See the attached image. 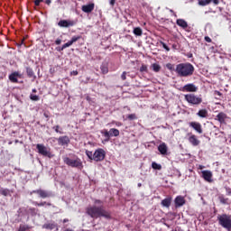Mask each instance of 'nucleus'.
Here are the masks:
<instances>
[{"label":"nucleus","instance_id":"obj_1","mask_svg":"<svg viewBox=\"0 0 231 231\" xmlns=\"http://www.w3.org/2000/svg\"><path fill=\"white\" fill-rule=\"evenodd\" d=\"M86 212L88 216L92 217L93 219H98V217H105V219H111V212L106 210L104 206H90L87 208Z\"/></svg>","mask_w":231,"mask_h":231},{"label":"nucleus","instance_id":"obj_2","mask_svg":"<svg viewBox=\"0 0 231 231\" xmlns=\"http://www.w3.org/2000/svg\"><path fill=\"white\" fill-rule=\"evenodd\" d=\"M194 65L192 63H180L176 66L175 72L178 77H192L194 75Z\"/></svg>","mask_w":231,"mask_h":231},{"label":"nucleus","instance_id":"obj_3","mask_svg":"<svg viewBox=\"0 0 231 231\" xmlns=\"http://www.w3.org/2000/svg\"><path fill=\"white\" fill-rule=\"evenodd\" d=\"M63 163L68 165V167H71L72 169H78L79 171H82L84 169V163L82 160L79 158V156L73 154L71 158L68 156L62 157Z\"/></svg>","mask_w":231,"mask_h":231},{"label":"nucleus","instance_id":"obj_4","mask_svg":"<svg viewBox=\"0 0 231 231\" xmlns=\"http://www.w3.org/2000/svg\"><path fill=\"white\" fill-rule=\"evenodd\" d=\"M218 225L226 230H231V216L227 214H222L217 216Z\"/></svg>","mask_w":231,"mask_h":231},{"label":"nucleus","instance_id":"obj_5","mask_svg":"<svg viewBox=\"0 0 231 231\" xmlns=\"http://www.w3.org/2000/svg\"><path fill=\"white\" fill-rule=\"evenodd\" d=\"M184 98L188 104H191L192 106H199L203 102V98L196 97L194 94H187L184 96Z\"/></svg>","mask_w":231,"mask_h":231},{"label":"nucleus","instance_id":"obj_6","mask_svg":"<svg viewBox=\"0 0 231 231\" xmlns=\"http://www.w3.org/2000/svg\"><path fill=\"white\" fill-rule=\"evenodd\" d=\"M36 149L42 156H45L47 158H51L52 155H51V148L46 147L42 143H38V144H36Z\"/></svg>","mask_w":231,"mask_h":231},{"label":"nucleus","instance_id":"obj_7","mask_svg":"<svg viewBox=\"0 0 231 231\" xmlns=\"http://www.w3.org/2000/svg\"><path fill=\"white\" fill-rule=\"evenodd\" d=\"M101 134L105 136V138H106V141L108 142L111 136H120V130L116 128H111L109 131H102Z\"/></svg>","mask_w":231,"mask_h":231},{"label":"nucleus","instance_id":"obj_8","mask_svg":"<svg viewBox=\"0 0 231 231\" xmlns=\"http://www.w3.org/2000/svg\"><path fill=\"white\" fill-rule=\"evenodd\" d=\"M104 160H106V151L98 148L94 152V162H104Z\"/></svg>","mask_w":231,"mask_h":231},{"label":"nucleus","instance_id":"obj_9","mask_svg":"<svg viewBox=\"0 0 231 231\" xmlns=\"http://www.w3.org/2000/svg\"><path fill=\"white\" fill-rule=\"evenodd\" d=\"M32 194H38L40 198H42V199H46V198H51V196H53V194H51V192L48 191V190H44V189H34L31 192Z\"/></svg>","mask_w":231,"mask_h":231},{"label":"nucleus","instance_id":"obj_10","mask_svg":"<svg viewBox=\"0 0 231 231\" xmlns=\"http://www.w3.org/2000/svg\"><path fill=\"white\" fill-rule=\"evenodd\" d=\"M77 24V21L75 20H60L58 23V26L60 28H69L71 26H75Z\"/></svg>","mask_w":231,"mask_h":231},{"label":"nucleus","instance_id":"obj_11","mask_svg":"<svg viewBox=\"0 0 231 231\" xmlns=\"http://www.w3.org/2000/svg\"><path fill=\"white\" fill-rule=\"evenodd\" d=\"M23 79V74L19 73V71H14L9 75V80L13 84H19V79Z\"/></svg>","mask_w":231,"mask_h":231},{"label":"nucleus","instance_id":"obj_12","mask_svg":"<svg viewBox=\"0 0 231 231\" xmlns=\"http://www.w3.org/2000/svg\"><path fill=\"white\" fill-rule=\"evenodd\" d=\"M180 91L183 92H187V93H196V91H198V87H196V85L192 84V83H189L187 85H185Z\"/></svg>","mask_w":231,"mask_h":231},{"label":"nucleus","instance_id":"obj_13","mask_svg":"<svg viewBox=\"0 0 231 231\" xmlns=\"http://www.w3.org/2000/svg\"><path fill=\"white\" fill-rule=\"evenodd\" d=\"M201 173H202L203 180H205V181H208V183H212V181H214V180H212V177H213L212 171L208 170H205V171H202Z\"/></svg>","mask_w":231,"mask_h":231},{"label":"nucleus","instance_id":"obj_14","mask_svg":"<svg viewBox=\"0 0 231 231\" xmlns=\"http://www.w3.org/2000/svg\"><path fill=\"white\" fill-rule=\"evenodd\" d=\"M226 118H228V116L225 112H219L215 120H217L221 125H226Z\"/></svg>","mask_w":231,"mask_h":231},{"label":"nucleus","instance_id":"obj_15","mask_svg":"<svg viewBox=\"0 0 231 231\" xmlns=\"http://www.w3.org/2000/svg\"><path fill=\"white\" fill-rule=\"evenodd\" d=\"M189 127H192V129H194V131L199 133V134H203V128L199 122H190L189 124Z\"/></svg>","mask_w":231,"mask_h":231},{"label":"nucleus","instance_id":"obj_16","mask_svg":"<svg viewBox=\"0 0 231 231\" xmlns=\"http://www.w3.org/2000/svg\"><path fill=\"white\" fill-rule=\"evenodd\" d=\"M174 203H175V208H180V207H183V205H185L186 203L185 198L181 196H177L174 199Z\"/></svg>","mask_w":231,"mask_h":231},{"label":"nucleus","instance_id":"obj_17","mask_svg":"<svg viewBox=\"0 0 231 231\" xmlns=\"http://www.w3.org/2000/svg\"><path fill=\"white\" fill-rule=\"evenodd\" d=\"M81 10L85 14H91V12H93V10H95V4L90 3L88 5H82Z\"/></svg>","mask_w":231,"mask_h":231},{"label":"nucleus","instance_id":"obj_18","mask_svg":"<svg viewBox=\"0 0 231 231\" xmlns=\"http://www.w3.org/2000/svg\"><path fill=\"white\" fill-rule=\"evenodd\" d=\"M188 140H189V143H191V145H193V147H198V145H199V143H200V142L198 139V136H196V134H191Z\"/></svg>","mask_w":231,"mask_h":231},{"label":"nucleus","instance_id":"obj_19","mask_svg":"<svg viewBox=\"0 0 231 231\" xmlns=\"http://www.w3.org/2000/svg\"><path fill=\"white\" fill-rule=\"evenodd\" d=\"M69 142V137L68 135L60 136L58 138L59 145H68Z\"/></svg>","mask_w":231,"mask_h":231},{"label":"nucleus","instance_id":"obj_20","mask_svg":"<svg viewBox=\"0 0 231 231\" xmlns=\"http://www.w3.org/2000/svg\"><path fill=\"white\" fill-rule=\"evenodd\" d=\"M171 203H172V197H168L162 200L161 205H162V207H164L165 208H170Z\"/></svg>","mask_w":231,"mask_h":231},{"label":"nucleus","instance_id":"obj_21","mask_svg":"<svg viewBox=\"0 0 231 231\" xmlns=\"http://www.w3.org/2000/svg\"><path fill=\"white\" fill-rule=\"evenodd\" d=\"M176 23L177 25L180 26V28H183V30L189 28V23H187V21H185L184 19H177Z\"/></svg>","mask_w":231,"mask_h":231},{"label":"nucleus","instance_id":"obj_22","mask_svg":"<svg viewBox=\"0 0 231 231\" xmlns=\"http://www.w3.org/2000/svg\"><path fill=\"white\" fill-rule=\"evenodd\" d=\"M42 228H45V230H54V228H57V224L55 222L46 223L42 226Z\"/></svg>","mask_w":231,"mask_h":231},{"label":"nucleus","instance_id":"obj_23","mask_svg":"<svg viewBox=\"0 0 231 231\" xmlns=\"http://www.w3.org/2000/svg\"><path fill=\"white\" fill-rule=\"evenodd\" d=\"M158 151L159 152H161V154H167V151H168L167 144H165V143H161L158 146Z\"/></svg>","mask_w":231,"mask_h":231},{"label":"nucleus","instance_id":"obj_24","mask_svg":"<svg viewBox=\"0 0 231 231\" xmlns=\"http://www.w3.org/2000/svg\"><path fill=\"white\" fill-rule=\"evenodd\" d=\"M100 69L103 75H107V73H109V67L107 63H102L100 66Z\"/></svg>","mask_w":231,"mask_h":231},{"label":"nucleus","instance_id":"obj_25","mask_svg":"<svg viewBox=\"0 0 231 231\" xmlns=\"http://www.w3.org/2000/svg\"><path fill=\"white\" fill-rule=\"evenodd\" d=\"M197 115L199 116V118H207L208 116V111H207V109H200Z\"/></svg>","mask_w":231,"mask_h":231},{"label":"nucleus","instance_id":"obj_26","mask_svg":"<svg viewBox=\"0 0 231 231\" xmlns=\"http://www.w3.org/2000/svg\"><path fill=\"white\" fill-rule=\"evenodd\" d=\"M218 199L222 205H230V199L228 198H225L223 195H220Z\"/></svg>","mask_w":231,"mask_h":231},{"label":"nucleus","instance_id":"obj_27","mask_svg":"<svg viewBox=\"0 0 231 231\" xmlns=\"http://www.w3.org/2000/svg\"><path fill=\"white\" fill-rule=\"evenodd\" d=\"M134 33L137 36V37H142V35L143 34V31H142V28L140 27H135L134 29Z\"/></svg>","mask_w":231,"mask_h":231},{"label":"nucleus","instance_id":"obj_28","mask_svg":"<svg viewBox=\"0 0 231 231\" xmlns=\"http://www.w3.org/2000/svg\"><path fill=\"white\" fill-rule=\"evenodd\" d=\"M11 192L10 189H0V194H2V196L7 197V196H11Z\"/></svg>","mask_w":231,"mask_h":231},{"label":"nucleus","instance_id":"obj_29","mask_svg":"<svg viewBox=\"0 0 231 231\" xmlns=\"http://www.w3.org/2000/svg\"><path fill=\"white\" fill-rule=\"evenodd\" d=\"M152 70L155 72V73H159V71L162 69V66H160V64L158 63H153L152 65Z\"/></svg>","mask_w":231,"mask_h":231},{"label":"nucleus","instance_id":"obj_30","mask_svg":"<svg viewBox=\"0 0 231 231\" xmlns=\"http://www.w3.org/2000/svg\"><path fill=\"white\" fill-rule=\"evenodd\" d=\"M212 3V0H199V6H207V5H210Z\"/></svg>","mask_w":231,"mask_h":231},{"label":"nucleus","instance_id":"obj_31","mask_svg":"<svg viewBox=\"0 0 231 231\" xmlns=\"http://www.w3.org/2000/svg\"><path fill=\"white\" fill-rule=\"evenodd\" d=\"M26 73H27V76L32 79V77H33L34 73H33V69L30 67H27L26 68Z\"/></svg>","mask_w":231,"mask_h":231},{"label":"nucleus","instance_id":"obj_32","mask_svg":"<svg viewBox=\"0 0 231 231\" xmlns=\"http://www.w3.org/2000/svg\"><path fill=\"white\" fill-rule=\"evenodd\" d=\"M152 168L154 169V171H162V165L157 162H152Z\"/></svg>","mask_w":231,"mask_h":231},{"label":"nucleus","instance_id":"obj_33","mask_svg":"<svg viewBox=\"0 0 231 231\" xmlns=\"http://www.w3.org/2000/svg\"><path fill=\"white\" fill-rule=\"evenodd\" d=\"M34 205L36 206V207H44V205H47L48 207H51V203H50V202H46V201H44V202H41V203H39V202H34Z\"/></svg>","mask_w":231,"mask_h":231},{"label":"nucleus","instance_id":"obj_34","mask_svg":"<svg viewBox=\"0 0 231 231\" xmlns=\"http://www.w3.org/2000/svg\"><path fill=\"white\" fill-rule=\"evenodd\" d=\"M30 98L32 100V102H39L41 100V97L37 95L31 94Z\"/></svg>","mask_w":231,"mask_h":231},{"label":"nucleus","instance_id":"obj_35","mask_svg":"<svg viewBox=\"0 0 231 231\" xmlns=\"http://www.w3.org/2000/svg\"><path fill=\"white\" fill-rule=\"evenodd\" d=\"M30 228L31 227L28 225H20L18 231H26V230H30Z\"/></svg>","mask_w":231,"mask_h":231},{"label":"nucleus","instance_id":"obj_36","mask_svg":"<svg viewBox=\"0 0 231 231\" xmlns=\"http://www.w3.org/2000/svg\"><path fill=\"white\" fill-rule=\"evenodd\" d=\"M85 152H86V154H87V156H88V158L89 160H94V153H93V152L87 150Z\"/></svg>","mask_w":231,"mask_h":231},{"label":"nucleus","instance_id":"obj_37","mask_svg":"<svg viewBox=\"0 0 231 231\" xmlns=\"http://www.w3.org/2000/svg\"><path fill=\"white\" fill-rule=\"evenodd\" d=\"M128 120H138V116H136V114H130L127 116Z\"/></svg>","mask_w":231,"mask_h":231},{"label":"nucleus","instance_id":"obj_38","mask_svg":"<svg viewBox=\"0 0 231 231\" xmlns=\"http://www.w3.org/2000/svg\"><path fill=\"white\" fill-rule=\"evenodd\" d=\"M52 129L55 131V133H59L60 134H62V132L59 131V129H60V125H57L53 126Z\"/></svg>","mask_w":231,"mask_h":231},{"label":"nucleus","instance_id":"obj_39","mask_svg":"<svg viewBox=\"0 0 231 231\" xmlns=\"http://www.w3.org/2000/svg\"><path fill=\"white\" fill-rule=\"evenodd\" d=\"M81 36H73L70 40V42L73 44L74 42H77V41H79Z\"/></svg>","mask_w":231,"mask_h":231},{"label":"nucleus","instance_id":"obj_40","mask_svg":"<svg viewBox=\"0 0 231 231\" xmlns=\"http://www.w3.org/2000/svg\"><path fill=\"white\" fill-rule=\"evenodd\" d=\"M140 71H141V73H143V71L145 73H147V71H148L147 65H142L140 68Z\"/></svg>","mask_w":231,"mask_h":231},{"label":"nucleus","instance_id":"obj_41","mask_svg":"<svg viewBox=\"0 0 231 231\" xmlns=\"http://www.w3.org/2000/svg\"><path fill=\"white\" fill-rule=\"evenodd\" d=\"M72 45L73 43L70 41H69L67 43H64L62 47H63V50H66V48H69V46H72Z\"/></svg>","mask_w":231,"mask_h":231},{"label":"nucleus","instance_id":"obj_42","mask_svg":"<svg viewBox=\"0 0 231 231\" xmlns=\"http://www.w3.org/2000/svg\"><path fill=\"white\" fill-rule=\"evenodd\" d=\"M161 44H162V48L164 50H166V51H171V48H169V46H167V44L165 42H161Z\"/></svg>","mask_w":231,"mask_h":231},{"label":"nucleus","instance_id":"obj_43","mask_svg":"<svg viewBox=\"0 0 231 231\" xmlns=\"http://www.w3.org/2000/svg\"><path fill=\"white\" fill-rule=\"evenodd\" d=\"M166 68L170 69V71H172L174 69V65L172 63L166 64Z\"/></svg>","mask_w":231,"mask_h":231},{"label":"nucleus","instance_id":"obj_44","mask_svg":"<svg viewBox=\"0 0 231 231\" xmlns=\"http://www.w3.org/2000/svg\"><path fill=\"white\" fill-rule=\"evenodd\" d=\"M122 80H127V72L124 71L121 75Z\"/></svg>","mask_w":231,"mask_h":231},{"label":"nucleus","instance_id":"obj_45","mask_svg":"<svg viewBox=\"0 0 231 231\" xmlns=\"http://www.w3.org/2000/svg\"><path fill=\"white\" fill-rule=\"evenodd\" d=\"M94 203H95V205H101L102 207H104L103 206L104 202L102 200H100V199H95Z\"/></svg>","mask_w":231,"mask_h":231},{"label":"nucleus","instance_id":"obj_46","mask_svg":"<svg viewBox=\"0 0 231 231\" xmlns=\"http://www.w3.org/2000/svg\"><path fill=\"white\" fill-rule=\"evenodd\" d=\"M41 3H44V0H34L35 6H41Z\"/></svg>","mask_w":231,"mask_h":231},{"label":"nucleus","instance_id":"obj_47","mask_svg":"<svg viewBox=\"0 0 231 231\" xmlns=\"http://www.w3.org/2000/svg\"><path fill=\"white\" fill-rule=\"evenodd\" d=\"M204 41H206V42H212V39L208 36H205Z\"/></svg>","mask_w":231,"mask_h":231},{"label":"nucleus","instance_id":"obj_48","mask_svg":"<svg viewBox=\"0 0 231 231\" xmlns=\"http://www.w3.org/2000/svg\"><path fill=\"white\" fill-rule=\"evenodd\" d=\"M214 95H217V97H223V93L218 90H215Z\"/></svg>","mask_w":231,"mask_h":231},{"label":"nucleus","instance_id":"obj_49","mask_svg":"<svg viewBox=\"0 0 231 231\" xmlns=\"http://www.w3.org/2000/svg\"><path fill=\"white\" fill-rule=\"evenodd\" d=\"M43 116H45V118H47V120H50V112H44Z\"/></svg>","mask_w":231,"mask_h":231},{"label":"nucleus","instance_id":"obj_50","mask_svg":"<svg viewBox=\"0 0 231 231\" xmlns=\"http://www.w3.org/2000/svg\"><path fill=\"white\" fill-rule=\"evenodd\" d=\"M56 51H64V47H63V46H61V47H57V48H56Z\"/></svg>","mask_w":231,"mask_h":231},{"label":"nucleus","instance_id":"obj_51","mask_svg":"<svg viewBox=\"0 0 231 231\" xmlns=\"http://www.w3.org/2000/svg\"><path fill=\"white\" fill-rule=\"evenodd\" d=\"M62 42V40H60V39H57L56 41H55V44H57L58 46H59V44H60Z\"/></svg>","mask_w":231,"mask_h":231},{"label":"nucleus","instance_id":"obj_52","mask_svg":"<svg viewBox=\"0 0 231 231\" xmlns=\"http://www.w3.org/2000/svg\"><path fill=\"white\" fill-rule=\"evenodd\" d=\"M45 5H48V6H50V5H51V0H45Z\"/></svg>","mask_w":231,"mask_h":231},{"label":"nucleus","instance_id":"obj_53","mask_svg":"<svg viewBox=\"0 0 231 231\" xmlns=\"http://www.w3.org/2000/svg\"><path fill=\"white\" fill-rule=\"evenodd\" d=\"M115 3H116V0H110V5L112 6H115Z\"/></svg>","mask_w":231,"mask_h":231},{"label":"nucleus","instance_id":"obj_54","mask_svg":"<svg viewBox=\"0 0 231 231\" xmlns=\"http://www.w3.org/2000/svg\"><path fill=\"white\" fill-rule=\"evenodd\" d=\"M214 5H219V0H213Z\"/></svg>","mask_w":231,"mask_h":231},{"label":"nucleus","instance_id":"obj_55","mask_svg":"<svg viewBox=\"0 0 231 231\" xmlns=\"http://www.w3.org/2000/svg\"><path fill=\"white\" fill-rule=\"evenodd\" d=\"M178 48V45L176 44V43H174L173 45H172V49L173 50H176Z\"/></svg>","mask_w":231,"mask_h":231},{"label":"nucleus","instance_id":"obj_56","mask_svg":"<svg viewBox=\"0 0 231 231\" xmlns=\"http://www.w3.org/2000/svg\"><path fill=\"white\" fill-rule=\"evenodd\" d=\"M72 74L75 75V76H77V75H79V71L74 70V71H72Z\"/></svg>","mask_w":231,"mask_h":231},{"label":"nucleus","instance_id":"obj_57","mask_svg":"<svg viewBox=\"0 0 231 231\" xmlns=\"http://www.w3.org/2000/svg\"><path fill=\"white\" fill-rule=\"evenodd\" d=\"M87 100H88V102H91V97H89V96H87Z\"/></svg>","mask_w":231,"mask_h":231},{"label":"nucleus","instance_id":"obj_58","mask_svg":"<svg viewBox=\"0 0 231 231\" xmlns=\"http://www.w3.org/2000/svg\"><path fill=\"white\" fill-rule=\"evenodd\" d=\"M69 221V219H68V218L63 219V223H68Z\"/></svg>","mask_w":231,"mask_h":231},{"label":"nucleus","instance_id":"obj_59","mask_svg":"<svg viewBox=\"0 0 231 231\" xmlns=\"http://www.w3.org/2000/svg\"><path fill=\"white\" fill-rule=\"evenodd\" d=\"M22 44H24V38L21 41V44L20 45H22Z\"/></svg>","mask_w":231,"mask_h":231},{"label":"nucleus","instance_id":"obj_60","mask_svg":"<svg viewBox=\"0 0 231 231\" xmlns=\"http://www.w3.org/2000/svg\"><path fill=\"white\" fill-rule=\"evenodd\" d=\"M32 93H37V88H33Z\"/></svg>","mask_w":231,"mask_h":231},{"label":"nucleus","instance_id":"obj_61","mask_svg":"<svg viewBox=\"0 0 231 231\" xmlns=\"http://www.w3.org/2000/svg\"><path fill=\"white\" fill-rule=\"evenodd\" d=\"M170 12H171V14H176V13H174V10H172V9H171Z\"/></svg>","mask_w":231,"mask_h":231},{"label":"nucleus","instance_id":"obj_62","mask_svg":"<svg viewBox=\"0 0 231 231\" xmlns=\"http://www.w3.org/2000/svg\"><path fill=\"white\" fill-rule=\"evenodd\" d=\"M137 187H139V188L142 187V183H138Z\"/></svg>","mask_w":231,"mask_h":231},{"label":"nucleus","instance_id":"obj_63","mask_svg":"<svg viewBox=\"0 0 231 231\" xmlns=\"http://www.w3.org/2000/svg\"><path fill=\"white\" fill-rule=\"evenodd\" d=\"M116 125H122V124L118 123V124H116Z\"/></svg>","mask_w":231,"mask_h":231},{"label":"nucleus","instance_id":"obj_64","mask_svg":"<svg viewBox=\"0 0 231 231\" xmlns=\"http://www.w3.org/2000/svg\"><path fill=\"white\" fill-rule=\"evenodd\" d=\"M200 167V169H203V166H199Z\"/></svg>","mask_w":231,"mask_h":231}]
</instances>
